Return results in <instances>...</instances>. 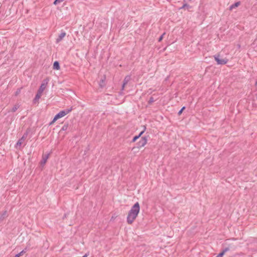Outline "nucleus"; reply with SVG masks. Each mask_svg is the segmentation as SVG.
Returning <instances> with one entry per match:
<instances>
[{
	"instance_id": "nucleus-1",
	"label": "nucleus",
	"mask_w": 257,
	"mask_h": 257,
	"mask_svg": "<svg viewBox=\"0 0 257 257\" xmlns=\"http://www.w3.org/2000/svg\"><path fill=\"white\" fill-rule=\"evenodd\" d=\"M140 210V206L139 202H136L128 211L127 216V222L129 224L133 223L134 221L138 216Z\"/></svg>"
},
{
	"instance_id": "nucleus-2",
	"label": "nucleus",
	"mask_w": 257,
	"mask_h": 257,
	"mask_svg": "<svg viewBox=\"0 0 257 257\" xmlns=\"http://www.w3.org/2000/svg\"><path fill=\"white\" fill-rule=\"evenodd\" d=\"M72 110V107H71L69 108H67L64 110L60 111L59 113H58L55 116H54L53 120L50 123V125L53 123L55 121H56L57 119L59 118H60L68 113H69L70 112H71Z\"/></svg>"
},
{
	"instance_id": "nucleus-3",
	"label": "nucleus",
	"mask_w": 257,
	"mask_h": 257,
	"mask_svg": "<svg viewBox=\"0 0 257 257\" xmlns=\"http://www.w3.org/2000/svg\"><path fill=\"white\" fill-rule=\"evenodd\" d=\"M47 84V82H46V83L43 82L41 84V85H40V86L37 91V93L35 98L33 99L34 103H36L38 101L39 99H40V98L41 97V96L42 95L43 92L44 91V90H45V89L46 88Z\"/></svg>"
},
{
	"instance_id": "nucleus-4",
	"label": "nucleus",
	"mask_w": 257,
	"mask_h": 257,
	"mask_svg": "<svg viewBox=\"0 0 257 257\" xmlns=\"http://www.w3.org/2000/svg\"><path fill=\"white\" fill-rule=\"evenodd\" d=\"M214 59L218 65H224L227 63L228 60L227 58H221L219 54L214 56Z\"/></svg>"
},
{
	"instance_id": "nucleus-5",
	"label": "nucleus",
	"mask_w": 257,
	"mask_h": 257,
	"mask_svg": "<svg viewBox=\"0 0 257 257\" xmlns=\"http://www.w3.org/2000/svg\"><path fill=\"white\" fill-rule=\"evenodd\" d=\"M147 139L146 137H142V138L141 139L140 141L137 143L136 145L137 146L136 147H134L133 148V150H135L136 148L137 149L141 148L145 146V145L147 144Z\"/></svg>"
},
{
	"instance_id": "nucleus-6",
	"label": "nucleus",
	"mask_w": 257,
	"mask_h": 257,
	"mask_svg": "<svg viewBox=\"0 0 257 257\" xmlns=\"http://www.w3.org/2000/svg\"><path fill=\"white\" fill-rule=\"evenodd\" d=\"M27 136H28V132H26L24 134L22 137L18 141L16 145L20 146L22 144L23 141H24L25 140V139L27 138Z\"/></svg>"
},
{
	"instance_id": "nucleus-7",
	"label": "nucleus",
	"mask_w": 257,
	"mask_h": 257,
	"mask_svg": "<svg viewBox=\"0 0 257 257\" xmlns=\"http://www.w3.org/2000/svg\"><path fill=\"white\" fill-rule=\"evenodd\" d=\"M49 155L50 154H47L43 155L42 160L40 162L41 166H44L46 164L48 159L49 158Z\"/></svg>"
},
{
	"instance_id": "nucleus-8",
	"label": "nucleus",
	"mask_w": 257,
	"mask_h": 257,
	"mask_svg": "<svg viewBox=\"0 0 257 257\" xmlns=\"http://www.w3.org/2000/svg\"><path fill=\"white\" fill-rule=\"evenodd\" d=\"M66 34L65 32H62L61 34L58 36V37L56 39V42L57 43H59L63 38L66 36Z\"/></svg>"
},
{
	"instance_id": "nucleus-9",
	"label": "nucleus",
	"mask_w": 257,
	"mask_h": 257,
	"mask_svg": "<svg viewBox=\"0 0 257 257\" xmlns=\"http://www.w3.org/2000/svg\"><path fill=\"white\" fill-rule=\"evenodd\" d=\"M240 5V2H236L233 5H231L229 7V10H232L233 9H235L238 7Z\"/></svg>"
},
{
	"instance_id": "nucleus-10",
	"label": "nucleus",
	"mask_w": 257,
	"mask_h": 257,
	"mask_svg": "<svg viewBox=\"0 0 257 257\" xmlns=\"http://www.w3.org/2000/svg\"><path fill=\"white\" fill-rule=\"evenodd\" d=\"M53 68L54 70H59L60 68L59 62L56 61L54 62L53 65Z\"/></svg>"
},
{
	"instance_id": "nucleus-11",
	"label": "nucleus",
	"mask_w": 257,
	"mask_h": 257,
	"mask_svg": "<svg viewBox=\"0 0 257 257\" xmlns=\"http://www.w3.org/2000/svg\"><path fill=\"white\" fill-rule=\"evenodd\" d=\"M27 250V248L26 247L24 249L21 251L19 253L16 254L14 257H20L24 253H25Z\"/></svg>"
},
{
	"instance_id": "nucleus-12",
	"label": "nucleus",
	"mask_w": 257,
	"mask_h": 257,
	"mask_svg": "<svg viewBox=\"0 0 257 257\" xmlns=\"http://www.w3.org/2000/svg\"><path fill=\"white\" fill-rule=\"evenodd\" d=\"M130 80H131V76H128V75L126 76L123 81V84L126 85Z\"/></svg>"
},
{
	"instance_id": "nucleus-13",
	"label": "nucleus",
	"mask_w": 257,
	"mask_h": 257,
	"mask_svg": "<svg viewBox=\"0 0 257 257\" xmlns=\"http://www.w3.org/2000/svg\"><path fill=\"white\" fill-rule=\"evenodd\" d=\"M234 248L231 245H229L227 247L224 248L223 250L226 252L229 250H230V249H234Z\"/></svg>"
},
{
	"instance_id": "nucleus-14",
	"label": "nucleus",
	"mask_w": 257,
	"mask_h": 257,
	"mask_svg": "<svg viewBox=\"0 0 257 257\" xmlns=\"http://www.w3.org/2000/svg\"><path fill=\"white\" fill-rule=\"evenodd\" d=\"M7 212L6 211L0 214V221H2L7 216Z\"/></svg>"
},
{
	"instance_id": "nucleus-15",
	"label": "nucleus",
	"mask_w": 257,
	"mask_h": 257,
	"mask_svg": "<svg viewBox=\"0 0 257 257\" xmlns=\"http://www.w3.org/2000/svg\"><path fill=\"white\" fill-rule=\"evenodd\" d=\"M105 79V77H104V78L103 79H101L99 82V85L100 86V87L102 88L105 85V84H104V80Z\"/></svg>"
},
{
	"instance_id": "nucleus-16",
	"label": "nucleus",
	"mask_w": 257,
	"mask_h": 257,
	"mask_svg": "<svg viewBox=\"0 0 257 257\" xmlns=\"http://www.w3.org/2000/svg\"><path fill=\"white\" fill-rule=\"evenodd\" d=\"M68 124H65L62 127L60 132L61 131H66L68 130Z\"/></svg>"
},
{
	"instance_id": "nucleus-17",
	"label": "nucleus",
	"mask_w": 257,
	"mask_h": 257,
	"mask_svg": "<svg viewBox=\"0 0 257 257\" xmlns=\"http://www.w3.org/2000/svg\"><path fill=\"white\" fill-rule=\"evenodd\" d=\"M154 101H155V100H154V98L152 96H151L150 97V98L149 99L148 104L149 105H151Z\"/></svg>"
},
{
	"instance_id": "nucleus-18",
	"label": "nucleus",
	"mask_w": 257,
	"mask_h": 257,
	"mask_svg": "<svg viewBox=\"0 0 257 257\" xmlns=\"http://www.w3.org/2000/svg\"><path fill=\"white\" fill-rule=\"evenodd\" d=\"M191 8V7H190L189 5H188V4H184L182 6V7L181 8V9H186H186H188L189 8Z\"/></svg>"
},
{
	"instance_id": "nucleus-19",
	"label": "nucleus",
	"mask_w": 257,
	"mask_h": 257,
	"mask_svg": "<svg viewBox=\"0 0 257 257\" xmlns=\"http://www.w3.org/2000/svg\"><path fill=\"white\" fill-rule=\"evenodd\" d=\"M143 127H144V129L138 135L139 136V137L140 138L141 137V136L144 133L145 131H146V127L145 125H143Z\"/></svg>"
},
{
	"instance_id": "nucleus-20",
	"label": "nucleus",
	"mask_w": 257,
	"mask_h": 257,
	"mask_svg": "<svg viewBox=\"0 0 257 257\" xmlns=\"http://www.w3.org/2000/svg\"><path fill=\"white\" fill-rule=\"evenodd\" d=\"M19 106L18 105H15L12 109V111L14 112H15L19 108Z\"/></svg>"
},
{
	"instance_id": "nucleus-21",
	"label": "nucleus",
	"mask_w": 257,
	"mask_h": 257,
	"mask_svg": "<svg viewBox=\"0 0 257 257\" xmlns=\"http://www.w3.org/2000/svg\"><path fill=\"white\" fill-rule=\"evenodd\" d=\"M64 1V0H55L53 4H54V5H56L57 4H60V3Z\"/></svg>"
},
{
	"instance_id": "nucleus-22",
	"label": "nucleus",
	"mask_w": 257,
	"mask_h": 257,
	"mask_svg": "<svg viewBox=\"0 0 257 257\" xmlns=\"http://www.w3.org/2000/svg\"><path fill=\"white\" fill-rule=\"evenodd\" d=\"M185 106H183L182 107V108L179 111L178 113V115H180L182 114V112L185 109Z\"/></svg>"
},
{
	"instance_id": "nucleus-23",
	"label": "nucleus",
	"mask_w": 257,
	"mask_h": 257,
	"mask_svg": "<svg viewBox=\"0 0 257 257\" xmlns=\"http://www.w3.org/2000/svg\"><path fill=\"white\" fill-rule=\"evenodd\" d=\"M139 138H140V137H139V136H135V137L133 138V140H132V142H133V143L135 142H136V141L138 139H139Z\"/></svg>"
},
{
	"instance_id": "nucleus-24",
	"label": "nucleus",
	"mask_w": 257,
	"mask_h": 257,
	"mask_svg": "<svg viewBox=\"0 0 257 257\" xmlns=\"http://www.w3.org/2000/svg\"><path fill=\"white\" fill-rule=\"evenodd\" d=\"M165 33H164L158 39V41L159 42H161L163 39V37H164V36L165 35Z\"/></svg>"
},
{
	"instance_id": "nucleus-25",
	"label": "nucleus",
	"mask_w": 257,
	"mask_h": 257,
	"mask_svg": "<svg viewBox=\"0 0 257 257\" xmlns=\"http://www.w3.org/2000/svg\"><path fill=\"white\" fill-rule=\"evenodd\" d=\"M225 252L222 250L221 252H220L218 254L221 255V256L223 257V255L225 254Z\"/></svg>"
},
{
	"instance_id": "nucleus-26",
	"label": "nucleus",
	"mask_w": 257,
	"mask_h": 257,
	"mask_svg": "<svg viewBox=\"0 0 257 257\" xmlns=\"http://www.w3.org/2000/svg\"><path fill=\"white\" fill-rule=\"evenodd\" d=\"M125 85H126V84H123V83H122V86H121V90H122L124 89V87H125Z\"/></svg>"
},
{
	"instance_id": "nucleus-27",
	"label": "nucleus",
	"mask_w": 257,
	"mask_h": 257,
	"mask_svg": "<svg viewBox=\"0 0 257 257\" xmlns=\"http://www.w3.org/2000/svg\"><path fill=\"white\" fill-rule=\"evenodd\" d=\"M216 257H222L221 255L218 254Z\"/></svg>"
},
{
	"instance_id": "nucleus-28",
	"label": "nucleus",
	"mask_w": 257,
	"mask_h": 257,
	"mask_svg": "<svg viewBox=\"0 0 257 257\" xmlns=\"http://www.w3.org/2000/svg\"><path fill=\"white\" fill-rule=\"evenodd\" d=\"M65 217H66V214H65V215H64L63 218L64 219Z\"/></svg>"
},
{
	"instance_id": "nucleus-29",
	"label": "nucleus",
	"mask_w": 257,
	"mask_h": 257,
	"mask_svg": "<svg viewBox=\"0 0 257 257\" xmlns=\"http://www.w3.org/2000/svg\"><path fill=\"white\" fill-rule=\"evenodd\" d=\"M255 86H257V80H256V81H255Z\"/></svg>"
},
{
	"instance_id": "nucleus-30",
	"label": "nucleus",
	"mask_w": 257,
	"mask_h": 257,
	"mask_svg": "<svg viewBox=\"0 0 257 257\" xmlns=\"http://www.w3.org/2000/svg\"><path fill=\"white\" fill-rule=\"evenodd\" d=\"M18 93H19V91H17L16 92V94L17 95Z\"/></svg>"
}]
</instances>
